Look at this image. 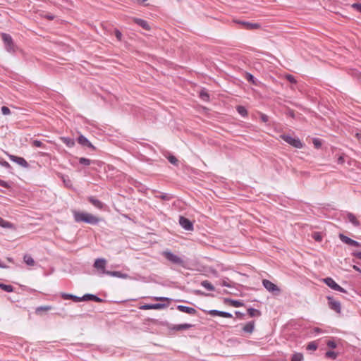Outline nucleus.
Here are the masks:
<instances>
[{"label":"nucleus","mask_w":361,"mask_h":361,"mask_svg":"<svg viewBox=\"0 0 361 361\" xmlns=\"http://www.w3.org/2000/svg\"><path fill=\"white\" fill-rule=\"evenodd\" d=\"M167 260H169L172 264L179 265L182 267H185L184 260L179 256L173 254L169 250H164L161 254Z\"/></svg>","instance_id":"nucleus-1"},{"label":"nucleus","mask_w":361,"mask_h":361,"mask_svg":"<svg viewBox=\"0 0 361 361\" xmlns=\"http://www.w3.org/2000/svg\"><path fill=\"white\" fill-rule=\"evenodd\" d=\"M1 37L5 49L9 53H15L17 50V46L14 44L12 37L9 34L1 33Z\"/></svg>","instance_id":"nucleus-2"},{"label":"nucleus","mask_w":361,"mask_h":361,"mask_svg":"<svg viewBox=\"0 0 361 361\" xmlns=\"http://www.w3.org/2000/svg\"><path fill=\"white\" fill-rule=\"evenodd\" d=\"M280 137L295 148L301 149L303 147V143L298 137H293L289 135L286 134L281 135Z\"/></svg>","instance_id":"nucleus-3"},{"label":"nucleus","mask_w":361,"mask_h":361,"mask_svg":"<svg viewBox=\"0 0 361 361\" xmlns=\"http://www.w3.org/2000/svg\"><path fill=\"white\" fill-rule=\"evenodd\" d=\"M106 260L104 258H98L94 261V267L97 270L100 276L106 275L109 271L106 270Z\"/></svg>","instance_id":"nucleus-4"},{"label":"nucleus","mask_w":361,"mask_h":361,"mask_svg":"<svg viewBox=\"0 0 361 361\" xmlns=\"http://www.w3.org/2000/svg\"><path fill=\"white\" fill-rule=\"evenodd\" d=\"M262 285L269 292L274 295H279L281 292L280 288L269 280L263 279Z\"/></svg>","instance_id":"nucleus-5"},{"label":"nucleus","mask_w":361,"mask_h":361,"mask_svg":"<svg viewBox=\"0 0 361 361\" xmlns=\"http://www.w3.org/2000/svg\"><path fill=\"white\" fill-rule=\"evenodd\" d=\"M166 326L167 327V329L169 330L180 331L189 329L192 328L193 326V325L191 324H188V323L181 324H171L169 323H166Z\"/></svg>","instance_id":"nucleus-6"},{"label":"nucleus","mask_w":361,"mask_h":361,"mask_svg":"<svg viewBox=\"0 0 361 361\" xmlns=\"http://www.w3.org/2000/svg\"><path fill=\"white\" fill-rule=\"evenodd\" d=\"M324 282L331 289L341 293H346V290L340 286L336 281L331 277H327L324 279Z\"/></svg>","instance_id":"nucleus-7"},{"label":"nucleus","mask_w":361,"mask_h":361,"mask_svg":"<svg viewBox=\"0 0 361 361\" xmlns=\"http://www.w3.org/2000/svg\"><path fill=\"white\" fill-rule=\"evenodd\" d=\"M328 305L331 310L335 311L336 313H341V302L338 300H334L332 296H327Z\"/></svg>","instance_id":"nucleus-8"},{"label":"nucleus","mask_w":361,"mask_h":361,"mask_svg":"<svg viewBox=\"0 0 361 361\" xmlns=\"http://www.w3.org/2000/svg\"><path fill=\"white\" fill-rule=\"evenodd\" d=\"M179 224L180 226L186 231H192L193 230V224L188 219L180 216L179 217Z\"/></svg>","instance_id":"nucleus-9"},{"label":"nucleus","mask_w":361,"mask_h":361,"mask_svg":"<svg viewBox=\"0 0 361 361\" xmlns=\"http://www.w3.org/2000/svg\"><path fill=\"white\" fill-rule=\"evenodd\" d=\"M8 157H9L11 161L18 164V165L21 166L23 168H28L29 167L28 163L23 157H17V156L11 155V154L8 155Z\"/></svg>","instance_id":"nucleus-10"},{"label":"nucleus","mask_w":361,"mask_h":361,"mask_svg":"<svg viewBox=\"0 0 361 361\" xmlns=\"http://www.w3.org/2000/svg\"><path fill=\"white\" fill-rule=\"evenodd\" d=\"M167 305L164 303L145 304L140 307L141 310H161L166 307Z\"/></svg>","instance_id":"nucleus-11"},{"label":"nucleus","mask_w":361,"mask_h":361,"mask_svg":"<svg viewBox=\"0 0 361 361\" xmlns=\"http://www.w3.org/2000/svg\"><path fill=\"white\" fill-rule=\"evenodd\" d=\"M88 214L87 212H74L73 216L76 222L87 223Z\"/></svg>","instance_id":"nucleus-12"},{"label":"nucleus","mask_w":361,"mask_h":361,"mask_svg":"<svg viewBox=\"0 0 361 361\" xmlns=\"http://www.w3.org/2000/svg\"><path fill=\"white\" fill-rule=\"evenodd\" d=\"M208 314L211 316L215 317V316H219L225 318H232L233 315L232 314L224 312V311H220L217 310H211L208 312Z\"/></svg>","instance_id":"nucleus-13"},{"label":"nucleus","mask_w":361,"mask_h":361,"mask_svg":"<svg viewBox=\"0 0 361 361\" xmlns=\"http://www.w3.org/2000/svg\"><path fill=\"white\" fill-rule=\"evenodd\" d=\"M339 238L343 243H344L347 245H349L351 246H355V247L360 246V243L359 242L354 240L351 239L350 238L344 235L343 234H340Z\"/></svg>","instance_id":"nucleus-14"},{"label":"nucleus","mask_w":361,"mask_h":361,"mask_svg":"<svg viewBox=\"0 0 361 361\" xmlns=\"http://www.w3.org/2000/svg\"><path fill=\"white\" fill-rule=\"evenodd\" d=\"M177 310L182 312H185L191 315H195L197 313V310L195 308L182 305H178Z\"/></svg>","instance_id":"nucleus-15"},{"label":"nucleus","mask_w":361,"mask_h":361,"mask_svg":"<svg viewBox=\"0 0 361 361\" xmlns=\"http://www.w3.org/2000/svg\"><path fill=\"white\" fill-rule=\"evenodd\" d=\"M78 142L84 147H87L89 148L94 149V147L92 145V143L88 140V139L82 135H80L78 138Z\"/></svg>","instance_id":"nucleus-16"},{"label":"nucleus","mask_w":361,"mask_h":361,"mask_svg":"<svg viewBox=\"0 0 361 361\" xmlns=\"http://www.w3.org/2000/svg\"><path fill=\"white\" fill-rule=\"evenodd\" d=\"M81 299L82 300V301L92 300V301H95L97 302H101L103 301V300L102 298H99L96 295H93V294H90V293L85 294L83 296H82Z\"/></svg>","instance_id":"nucleus-17"},{"label":"nucleus","mask_w":361,"mask_h":361,"mask_svg":"<svg viewBox=\"0 0 361 361\" xmlns=\"http://www.w3.org/2000/svg\"><path fill=\"white\" fill-rule=\"evenodd\" d=\"M346 216L349 222H350L354 226H360L361 224L360 221L357 219L356 216L353 213L348 212Z\"/></svg>","instance_id":"nucleus-18"},{"label":"nucleus","mask_w":361,"mask_h":361,"mask_svg":"<svg viewBox=\"0 0 361 361\" xmlns=\"http://www.w3.org/2000/svg\"><path fill=\"white\" fill-rule=\"evenodd\" d=\"M88 201L97 209H102L104 207V203L93 196L89 197Z\"/></svg>","instance_id":"nucleus-19"},{"label":"nucleus","mask_w":361,"mask_h":361,"mask_svg":"<svg viewBox=\"0 0 361 361\" xmlns=\"http://www.w3.org/2000/svg\"><path fill=\"white\" fill-rule=\"evenodd\" d=\"M106 275L120 279H128L129 277L127 274L121 273L118 271H109Z\"/></svg>","instance_id":"nucleus-20"},{"label":"nucleus","mask_w":361,"mask_h":361,"mask_svg":"<svg viewBox=\"0 0 361 361\" xmlns=\"http://www.w3.org/2000/svg\"><path fill=\"white\" fill-rule=\"evenodd\" d=\"M61 296H62V298L64 300L71 299V300H73L75 302H78L82 301V300L81 299L82 297H78V296H76V295H72V294L62 293Z\"/></svg>","instance_id":"nucleus-21"},{"label":"nucleus","mask_w":361,"mask_h":361,"mask_svg":"<svg viewBox=\"0 0 361 361\" xmlns=\"http://www.w3.org/2000/svg\"><path fill=\"white\" fill-rule=\"evenodd\" d=\"M255 329V322L251 321L247 322L243 328V330L245 333L252 334Z\"/></svg>","instance_id":"nucleus-22"},{"label":"nucleus","mask_w":361,"mask_h":361,"mask_svg":"<svg viewBox=\"0 0 361 361\" xmlns=\"http://www.w3.org/2000/svg\"><path fill=\"white\" fill-rule=\"evenodd\" d=\"M60 178L61 180L63 181L64 185L68 188H73V183L71 180L69 178V177L66 175L61 174Z\"/></svg>","instance_id":"nucleus-23"},{"label":"nucleus","mask_w":361,"mask_h":361,"mask_svg":"<svg viewBox=\"0 0 361 361\" xmlns=\"http://www.w3.org/2000/svg\"><path fill=\"white\" fill-rule=\"evenodd\" d=\"M60 140L68 147H73L75 145V140L69 137H61Z\"/></svg>","instance_id":"nucleus-24"},{"label":"nucleus","mask_w":361,"mask_h":361,"mask_svg":"<svg viewBox=\"0 0 361 361\" xmlns=\"http://www.w3.org/2000/svg\"><path fill=\"white\" fill-rule=\"evenodd\" d=\"M99 222V218H97V216H94L93 214L89 213V214L87 216V224H90L92 225H97Z\"/></svg>","instance_id":"nucleus-25"},{"label":"nucleus","mask_w":361,"mask_h":361,"mask_svg":"<svg viewBox=\"0 0 361 361\" xmlns=\"http://www.w3.org/2000/svg\"><path fill=\"white\" fill-rule=\"evenodd\" d=\"M247 313L251 317H258L261 316V312L252 307L247 309Z\"/></svg>","instance_id":"nucleus-26"},{"label":"nucleus","mask_w":361,"mask_h":361,"mask_svg":"<svg viewBox=\"0 0 361 361\" xmlns=\"http://www.w3.org/2000/svg\"><path fill=\"white\" fill-rule=\"evenodd\" d=\"M243 27L247 30H257L260 28V24H241Z\"/></svg>","instance_id":"nucleus-27"},{"label":"nucleus","mask_w":361,"mask_h":361,"mask_svg":"<svg viewBox=\"0 0 361 361\" xmlns=\"http://www.w3.org/2000/svg\"><path fill=\"white\" fill-rule=\"evenodd\" d=\"M201 286L208 290H210V291L214 290V286L207 280L202 281L201 282Z\"/></svg>","instance_id":"nucleus-28"},{"label":"nucleus","mask_w":361,"mask_h":361,"mask_svg":"<svg viewBox=\"0 0 361 361\" xmlns=\"http://www.w3.org/2000/svg\"><path fill=\"white\" fill-rule=\"evenodd\" d=\"M245 78L247 79V80L250 82H251L252 84L255 85H258V80L255 79V78L250 73H245Z\"/></svg>","instance_id":"nucleus-29"},{"label":"nucleus","mask_w":361,"mask_h":361,"mask_svg":"<svg viewBox=\"0 0 361 361\" xmlns=\"http://www.w3.org/2000/svg\"><path fill=\"white\" fill-rule=\"evenodd\" d=\"M23 260L25 263H26V264L28 266H33L35 263L33 258L29 255H25L23 257Z\"/></svg>","instance_id":"nucleus-30"},{"label":"nucleus","mask_w":361,"mask_h":361,"mask_svg":"<svg viewBox=\"0 0 361 361\" xmlns=\"http://www.w3.org/2000/svg\"><path fill=\"white\" fill-rule=\"evenodd\" d=\"M0 226L2 228H10L13 227V224L0 216Z\"/></svg>","instance_id":"nucleus-31"},{"label":"nucleus","mask_w":361,"mask_h":361,"mask_svg":"<svg viewBox=\"0 0 361 361\" xmlns=\"http://www.w3.org/2000/svg\"><path fill=\"white\" fill-rule=\"evenodd\" d=\"M0 288L7 293H11L13 291V287L11 285L0 283Z\"/></svg>","instance_id":"nucleus-32"},{"label":"nucleus","mask_w":361,"mask_h":361,"mask_svg":"<svg viewBox=\"0 0 361 361\" xmlns=\"http://www.w3.org/2000/svg\"><path fill=\"white\" fill-rule=\"evenodd\" d=\"M236 110L238 113L243 117L247 115V109L243 106H238Z\"/></svg>","instance_id":"nucleus-33"},{"label":"nucleus","mask_w":361,"mask_h":361,"mask_svg":"<svg viewBox=\"0 0 361 361\" xmlns=\"http://www.w3.org/2000/svg\"><path fill=\"white\" fill-rule=\"evenodd\" d=\"M94 161L85 157H80L79 159V163L85 166L90 165Z\"/></svg>","instance_id":"nucleus-34"},{"label":"nucleus","mask_w":361,"mask_h":361,"mask_svg":"<svg viewBox=\"0 0 361 361\" xmlns=\"http://www.w3.org/2000/svg\"><path fill=\"white\" fill-rule=\"evenodd\" d=\"M303 360V355L302 353H295L292 355L291 361H302Z\"/></svg>","instance_id":"nucleus-35"},{"label":"nucleus","mask_w":361,"mask_h":361,"mask_svg":"<svg viewBox=\"0 0 361 361\" xmlns=\"http://www.w3.org/2000/svg\"><path fill=\"white\" fill-rule=\"evenodd\" d=\"M51 310V306H40V307H37L36 308L35 312L37 314H38V313H39L42 311H48V310Z\"/></svg>","instance_id":"nucleus-36"},{"label":"nucleus","mask_w":361,"mask_h":361,"mask_svg":"<svg viewBox=\"0 0 361 361\" xmlns=\"http://www.w3.org/2000/svg\"><path fill=\"white\" fill-rule=\"evenodd\" d=\"M351 8L361 14V3H354L351 5Z\"/></svg>","instance_id":"nucleus-37"},{"label":"nucleus","mask_w":361,"mask_h":361,"mask_svg":"<svg viewBox=\"0 0 361 361\" xmlns=\"http://www.w3.org/2000/svg\"><path fill=\"white\" fill-rule=\"evenodd\" d=\"M229 302L230 304L235 307H239L243 305V303L239 300H230Z\"/></svg>","instance_id":"nucleus-38"},{"label":"nucleus","mask_w":361,"mask_h":361,"mask_svg":"<svg viewBox=\"0 0 361 361\" xmlns=\"http://www.w3.org/2000/svg\"><path fill=\"white\" fill-rule=\"evenodd\" d=\"M313 239L317 242H320L322 240V236L319 232H314L312 235Z\"/></svg>","instance_id":"nucleus-39"},{"label":"nucleus","mask_w":361,"mask_h":361,"mask_svg":"<svg viewBox=\"0 0 361 361\" xmlns=\"http://www.w3.org/2000/svg\"><path fill=\"white\" fill-rule=\"evenodd\" d=\"M317 348V345L314 342H310L308 343L307 346V350H315Z\"/></svg>","instance_id":"nucleus-40"},{"label":"nucleus","mask_w":361,"mask_h":361,"mask_svg":"<svg viewBox=\"0 0 361 361\" xmlns=\"http://www.w3.org/2000/svg\"><path fill=\"white\" fill-rule=\"evenodd\" d=\"M337 354L334 351H327L326 357L331 359H336Z\"/></svg>","instance_id":"nucleus-41"},{"label":"nucleus","mask_w":361,"mask_h":361,"mask_svg":"<svg viewBox=\"0 0 361 361\" xmlns=\"http://www.w3.org/2000/svg\"><path fill=\"white\" fill-rule=\"evenodd\" d=\"M1 113L4 114V115H9L11 114V111L9 109V108H8L7 106H3L1 108Z\"/></svg>","instance_id":"nucleus-42"},{"label":"nucleus","mask_w":361,"mask_h":361,"mask_svg":"<svg viewBox=\"0 0 361 361\" xmlns=\"http://www.w3.org/2000/svg\"><path fill=\"white\" fill-rule=\"evenodd\" d=\"M168 160L169 161L173 164V165H177L178 164V159H176V157L173 156V155H170L169 157H168Z\"/></svg>","instance_id":"nucleus-43"},{"label":"nucleus","mask_w":361,"mask_h":361,"mask_svg":"<svg viewBox=\"0 0 361 361\" xmlns=\"http://www.w3.org/2000/svg\"><path fill=\"white\" fill-rule=\"evenodd\" d=\"M42 18L47 20H53L55 18V16L51 13H44L42 16Z\"/></svg>","instance_id":"nucleus-44"},{"label":"nucleus","mask_w":361,"mask_h":361,"mask_svg":"<svg viewBox=\"0 0 361 361\" xmlns=\"http://www.w3.org/2000/svg\"><path fill=\"white\" fill-rule=\"evenodd\" d=\"M286 78L287 79L288 81H289L290 83H293V84H295L297 82L295 77L290 74L287 75L286 76Z\"/></svg>","instance_id":"nucleus-45"},{"label":"nucleus","mask_w":361,"mask_h":361,"mask_svg":"<svg viewBox=\"0 0 361 361\" xmlns=\"http://www.w3.org/2000/svg\"><path fill=\"white\" fill-rule=\"evenodd\" d=\"M159 197L163 200L169 201L172 198L171 195L165 193L159 196Z\"/></svg>","instance_id":"nucleus-46"},{"label":"nucleus","mask_w":361,"mask_h":361,"mask_svg":"<svg viewBox=\"0 0 361 361\" xmlns=\"http://www.w3.org/2000/svg\"><path fill=\"white\" fill-rule=\"evenodd\" d=\"M313 144H314V147L317 149H319L322 146V142L318 138L313 139Z\"/></svg>","instance_id":"nucleus-47"},{"label":"nucleus","mask_w":361,"mask_h":361,"mask_svg":"<svg viewBox=\"0 0 361 361\" xmlns=\"http://www.w3.org/2000/svg\"><path fill=\"white\" fill-rule=\"evenodd\" d=\"M32 145L36 147H42L44 146L43 143L38 140H35L32 141Z\"/></svg>","instance_id":"nucleus-48"},{"label":"nucleus","mask_w":361,"mask_h":361,"mask_svg":"<svg viewBox=\"0 0 361 361\" xmlns=\"http://www.w3.org/2000/svg\"><path fill=\"white\" fill-rule=\"evenodd\" d=\"M326 345L328 347H329L331 348H336L337 346L336 343L334 341H331V340L327 341Z\"/></svg>","instance_id":"nucleus-49"},{"label":"nucleus","mask_w":361,"mask_h":361,"mask_svg":"<svg viewBox=\"0 0 361 361\" xmlns=\"http://www.w3.org/2000/svg\"><path fill=\"white\" fill-rule=\"evenodd\" d=\"M0 186H2L4 188H10V185H9L8 183H7L5 180H1V179H0Z\"/></svg>","instance_id":"nucleus-50"},{"label":"nucleus","mask_w":361,"mask_h":361,"mask_svg":"<svg viewBox=\"0 0 361 361\" xmlns=\"http://www.w3.org/2000/svg\"><path fill=\"white\" fill-rule=\"evenodd\" d=\"M260 118L261 120L264 122V123H267L268 121H269V117L268 116H267L266 114H260Z\"/></svg>","instance_id":"nucleus-51"},{"label":"nucleus","mask_w":361,"mask_h":361,"mask_svg":"<svg viewBox=\"0 0 361 361\" xmlns=\"http://www.w3.org/2000/svg\"><path fill=\"white\" fill-rule=\"evenodd\" d=\"M200 97L203 99V100H207L209 99V94L207 93V92H202L200 93Z\"/></svg>","instance_id":"nucleus-52"},{"label":"nucleus","mask_w":361,"mask_h":361,"mask_svg":"<svg viewBox=\"0 0 361 361\" xmlns=\"http://www.w3.org/2000/svg\"><path fill=\"white\" fill-rule=\"evenodd\" d=\"M115 35H116V38L118 39V40H119V41L121 40L122 33L118 30H115Z\"/></svg>","instance_id":"nucleus-53"},{"label":"nucleus","mask_w":361,"mask_h":361,"mask_svg":"<svg viewBox=\"0 0 361 361\" xmlns=\"http://www.w3.org/2000/svg\"><path fill=\"white\" fill-rule=\"evenodd\" d=\"M154 299L157 301H168V300H169V298H166V297H155Z\"/></svg>","instance_id":"nucleus-54"},{"label":"nucleus","mask_w":361,"mask_h":361,"mask_svg":"<svg viewBox=\"0 0 361 361\" xmlns=\"http://www.w3.org/2000/svg\"><path fill=\"white\" fill-rule=\"evenodd\" d=\"M1 166L6 168V169H11V166L10 165V164L6 161H4L1 163Z\"/></svg>","instance_id":"nucleus-55"},{"label":"nucleus","mask_w":361,"mask_h":361,"mask_svg":"<svg viewBox=\"0 0 361 361\" xmlns=\"http://www.w3.org/2000/svg\"><path fill=\"white\" fill-rule=\"evenodd\" d=\"M142 28L145 30H149L151 28L150 24H140Z\"/></svg>","instance_id":"nucleus-56"},{"label":"nucleus","mask_w":361,"mask_h":361,"mask_svg":"<svg viewBox=\"0 0 361 361\" xmlns=\"http://www.w3.org/2000/svg\"><path fill=\"white\" fill-rule=\"evenodd\" d=\"M344 162V158L342 157V156H340L338 158V160H337V163L339 164H341Z\"/></svg>","instance_id":"nucleus-57"},{"label":"nucleus","mask_w":361,"mask_h":361,"mask_svg":"<svg viewBox=\"0 0 361 361\" xmlns=\"http://www.w3.org/2000/svg\"><path fill=\"white\" fill-rule=\"evenodd\" d=\"M353 255L361 260V252H354Z\"/></svg>","instance_id":"nucleus-58"},{"label":"nucleus","mask_w":361,"mask_h":361,"mask_svg":"<svg viewBox=\"0 0 361 361\" xmlns=\"http://www.w3.org/2000/svg\"><path fill=\"white\" fill-rule=\"evenodd\" d=\"M313 331H314V333H317V334H321V333L323 332V331L321 329L318 328V327H315L313 329Z\"/></svg>","instance_id":"nucleus-59"},{"label":"nucleus","mask_w":361,"mask_h":361,"mask_svg":"<svg viewBox=\"0 0 361 361\" xmlns=\"http://www.w3.org/2000/svg\"><path fill=\"white\" fill-rule=\"evenodd\" d=\"M288 115L292 118H294L295 117V114H294V111L293 110H289L288 111Z\"/></svg>","instance_id":"nucleus-60"},{"label":"nucleus","mask_w":361,"mask_h":361,"mask_svg":"<svg viewBox=\"0 0 361 361\" xmlns=\"http://www.w3.org/2000/svg\"><path fill=\"white\" fill-rule=\"evenodd\" d=\"M221 285H222V286H226V287H228V288L231 287V286L228 283H227L226 281H224L222 282Z\"/></svg>","instance_id":"nucleus-61"},{"label":"nucleus","mask_w":361,"mask_h":361,"mask_svg":"<svg viewBox=\"0 0 361 361\" xmlns=\"http://www.w3.org/2000/svg\"><path fill=\"white\" fill-rule=\"evenodd\" d=\"M235 314L239 317H243L244 316V314L241 313L239 311H236L235 312Z\"/></svg>","instance_id":"nucleus-62"},{"label":"nucleus","mask_w":361,"mask_h":361,"mask_svg":"<svg viewBox=\"0 0 361 361\" xmlns=\"http://www.w3.org/2000/svg\"><path fill=\"white\" fill-rule=\"evenodd\" d=\"M353 269H354L355 271H358V272L361 273V269H360L357 266L354 265V266H353Z\"/></svg>","instance_id":"nucleus-63"},{"label":"nucleus","mask_w":361,"mask_h":361,"mask_svg":"<svg viewBox=\"0 0 361 361\" xmlns=\"http://www.w3.org/2000/svg\"><path fill=\"white\" fill-rule=\"evenodd\" d=\"M134 23H146L145 20H142V19H135Z\"/></svg>","instance_id":"nucleus-64"}]
</instances>
